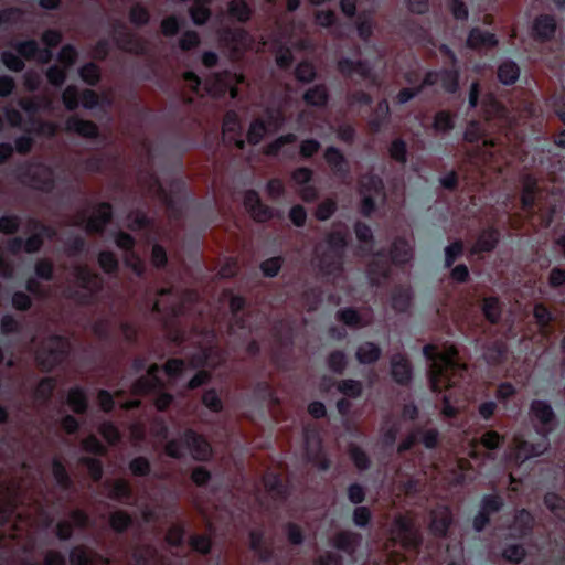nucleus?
<instances>
[{
	"label": "nucleus",
	"mask_w": 565,
	"mask_h": 565,
	"mask_svg": "<svg viewBox=\"0 0 565 565\" xmlns=\"http://www.w3.org/2000/svg\"><path fill=\"white\" fill-rule=\"evenodd\" d=\"M424 354L431 360L429 381L434 392L454 386L462 377L466 367L458 361V351L454 345L439 353L435 352V347L426 345Z\"/></svg>",
	"instance_id": "obj_1"
},
{
	"label": "nucleus",
	"mask_w": 565,
	"mask_h": 565,
	"mask_svg": "<svg viewBox=\"0 0 565 565\" xmlns=\"http://www.w3.org/2000/svg\"><path fill=\"white\" fill-rule=\"evenodd\" d=\"M530 414L533 420H537L542 424L543 428L542 431L539 433L540 438L536 443L522 440L519 436L514 437V447L509 456L510 458H514L515 461H525L532 457L540 456L548 448L547 434L554 420V413L551 405L543 401H534L531 404Z\"/></svg>",
	"instance_id": "obj_2"
},
{
	"label": "nucleus",
	"mask_w": 565,
	"mask_h": 565,
	"mask_svg": "<svg viewBox=\"0 0 565 565\" xmlns=\"http://www.w3.org/2000/svg\"><path fill=\"white\" fill-rule=\"evenodd\" d=\"M392 545L399 544L404 552L416 550L420 537L418 529L409 516L399 515L391 529Z\"/></svg>",
	"instance_id": "obj_3"
},
{
	"label": "nucleus",
	"mask_w": 565,
	"mask_h": 565,
	"mask_svg": "<svg viewBox=\"0 0 565 565\" xmlns=\"http://www.w3.org/2000/svg\"><path fill=\"white\" fill-rule=\"evenodd\" d=\"M285 122V116L280 108L267 109L264 118H258L250 124L247 139L250 143H258L267 134L277 131Z\"/></svg>",
	"instance_id": "obj_4"
},
{
	"label": "nucleus",
	"mask_w": 565,
	"mask_h": 565,
	"mask_svg": "<svg viewBox=\"0 0 565 565\" xmlns=\"http://www.w3.org/2000/svg\"><path fill=\"white\" fill-rule=\"evenodd\" d=\"M345 236L344 231L337 230L327 238L326 245L328 253L324 254L319 262V266L324 274L331 275L333 271L341 268Z\"/></svg>",
	"instance_id": "obj_5"
},
{
	"label": "nucleus",
	"mask_w": 565,
	"mask_h": 565,
	"mask_svg": "<svg viewBox=\"0 0 565 565\" xmlns=\"http://www.w3.org/2000/svg\"><path fill=\"white\" fill-rule=\"evenodd\" d=\"M67 351L68 342L66 339L52 337L36 352V361L43 369L51 370L63 360Z\"/></svg>",
	"instance_id": "obj_6"
},
{
	"label": "nucleus",
	"mask_w": 565,
	"mask_h": 565,
	"mask_svg": "<svg viewBox=\"0 0 565 565\" xmlns=\"http://www.w3.org/2000/svg\"><path fill=\"white\" fill-rule=\"evenodd\" d=\"M243 81V75L230 72L217 73L205 81L203 90L213 97L222 96L228 90L231 97L235 98L238 93L236 86Z\"/></svg>",
	"instance_id": "obj_7"
},
{
	"label": "nucleus",
	"mask_w": 565,
	"mask_h": 565,
	"mask_svg": "<svg viewBox=\"0 0 565 565\" xmlns=\"http://www.w3.org/2000/svg\"><path fill=\"white\" fill-rule=\"evenodd\" d=\"M20 179L23 183L41 191H51L54 186L53 171L41 163H33L21 172Z\"/></svg>",
	"instance_id": "obj_8"
},
{
	"label": "nucleus",
	"mask_w": 565,
	"mask_h": 565,
	"mask_svg": "<svg viewBox=\"0 0 565 565\" xmlns=\"http://www.w3.org/2000/svg\"><path fill=\"white\" fill-rule=\"evenodd\" d=\"M213 333H206L201 340L196 341L200 347V353L194 355L190 362L192 367L209 366L215 367L224 361L223 353L212 345Z\"/></svg>",
	"instance_id": "obj_9"
},
{
	"label": "nucleus",
	"mask_w": 565,
	"mask_h": 565,
	"mask_svg": "<svg viewBox=\"0 0 565 565\" xmlns=\"http://www.w3.org/2000/svg\"><path fill=\"white\" fill-rule=\"evenodd\" d=\"M110 217L111 206L107 203H102L93 209L88 217L79 215L75 224L83 226L88 233H98L104 228Z\"/></svg>",
	"instance_id": "obj_10"
},
{
	"label": "nucleus",
	"mask_w": 565,
	"mask_h": 565,
	"mask_svg": "<svg viewBox=\"0 0 565 565\" xmlns=\"http://www.w3.org/2000/svg\"><path fill=\"white\" fill-rule=\"evenodd\" d=\"M360 192L363 195L361 212L369 216L374 209V196L381 194L383 184L381 179L375 175H364L360 181Z\"/></svg>",
	"instance_id": "obj_11"
},
{
	"label": "nucleus",
	"mask_w": 565,
	"mask_h": 565,
	"mask_svg": "<svg viewBox=\"0 0 565 565\" xmlns=\"http://www.w3.org/2000/svg\"><path fill=\"white\" fill-rule=\"evenodd\" d=\"M159 295L160 299L154 302L153 310L161 311V303L163 301V297L169 296L170 298L173 299L169 308H164L163 310H168L172 316L183 313L185 311V302H192L198 299V294L194 291H186L181 296L178 292H174L170 289H161Z\"/></svg>",
	"instance_id": "obj_12"
},
{
	"label": "nucleus",
	"mask_w": 565,
	"mask_h": 565,
	"mask_svg": "<svg viewBox=\"0 0 565 565\" xmlns=\"http://www.w3.org/2000/svg\"><path fill=\"white\" fill-rule=\"evenodd\" d=\"M38 227L39 224L34 223L33 230H35L36 232L32 236H30L25 242H23L20 237L11 239L8 244L7 252L10 253L11 255H18L22 249H24L26 253H34L39 250L43 243L42 234L47 230L41 226V230L38 231Z\"/></svg>",
	"instance_id": "obj_13"
},
{
	"label": "nucleus",
	"mask_w": 565,
	"mask_h": 565,
	"mask_svg": "<svg viewBox=\"0 0 565 565\" xmlns=\"http://www.w3.org/2000/svg\"><path fill=\"white\" fill-rule=\"evenodd\" d=\"M116 244L119 248L127 252L125 255L126 265L140 276L145 270V264L134 252L130 250L134 246L132 237L126 233H119L116 236Z\"/></svg>",
	"instance_id": "obj_14"
},
{
	"label": "nucleus",
	"mask_w": 565,
	"mask_h": 565,
	"mask_svg": "<svg viewBox=\"0 0 565 565\" xmlns=\"http://www.w3.org/2000/svg\"><path fill=\"white\" fill-rule=\"evenodd\" d=\"M244 205L257 222H265L273 217V211L260 203L258 194L254 191L245 193Z\"/></svg>",
	"instance_id": "obj_15"
},
{
	"label": "nucleus",
	"mask_w": 565,
	"mask_h": 565,
	"mask_svg": "<svg viewBox=\"0 0 565 565\" xmlns=\"http://www.w3.org/2000/svg\"><path fill=\"white\" fill-rule=\"evenodd\" d=\"M223 41L226 45L233 51L235 57H237L241 51L246 49H253V39L252 36L243 29H236L233 31L226 32L223 38Z\"/></svg>",
	"instance_id": "obj_16"
},
{
	"label": "nucleus",
	"mask_w": 565,
	"mask_h": 565,
	"mask_svg": "<svg viewBox=\"0 0 565 565\" xmlns=\"http://www.w3.org/2000/svg\"><path fill=\"white\" fill-rule=\"evenodd\" d=\"M184 437L186 446L194 459L206 460L211 456V446L204 438L191 430L186 431Z\"/></svg>",
	"instance_id": "obj_17"
},
{
	"label": "nucleus",
	"mask_w": 565,
	"mask_h": 565,
	"mask_svg": "<svg viewBox=\"0 0 565 565\" xmlns=\"http://www.w3.org/2000/svg\"><path fill=\"white\" fill-rule=\"evenodd\" d=\"M312 172L307 168H299L292 173V181L299 185V193L305 201H312L317 198V190L308 184Z\"/></svg>",
	"instance_id": "obj_18"
},
{
	"label": "nucleus",
	"mask_w": 565,
	"mask_h": 565,
	"mask_svg": "<svg viewBox=\"0 0 565 565\" xmlns=\"http://www.w3.org/2000/svg\"><path fill=\"white\" fill-rule=\"evenodd\" d=\"M78 286L93 294L100 289L102 278L87 269V267L76 266L73 271Z\"/></svg>",
	"instance_id": "obj_19"
},
{
	"label": "nucleus",
	"mask_w": 565,
	"mask_h": 565,
	"mask_svg": "<svg viewBox=\"0 0 565 565\" xmlns=\"http://www.w3.org/2000/svg\"><path fill=\"white\" fill-rule=\"evenodd\" d=\"M17 502L15 491L7 484H0V523L11 518Z\"/></svg>",
	"instance_id": "obj_20"
},
{
	"label": "nucleus",
	"mask_w": 565,
	"mask_h": 565,
	"mask_svg": "<svg viewBox=\"0 0 565 565\" xmlns=\"http://www.w3.org/2000/svg\"><path fill=\"white\" fill-rule=\"evenodd\" d=\"M440 83L447 92L454 93L458 87L457 72L444 71L440 73H428L423 81V85H434Z\"/></svg>",
	"instance_id": "obj_21"
},
{
	"label": "nucleus",
	"mask_w": 565,
	"mask_h": 565,
	"mask_svg": "<svg viewBox=\"0 0 565 565\" xmlns=\"http://www.w3.org/2000/svg\"><path fill=\"white\" fill-rule=\"evenodd\" d=\"M18 53L25 58H33L41 63L50 61L52 54L50 50H40L38 43L33 40L20 42L15 46Z\"/></svg>",
	"instance_id": "obj_22"
},
{
	"label": "nucleus",
	"mask_w": 565,
	"mask_h": 565,
	"mask_svg": "<svg viewBox=\"0 0 565 565\" xmlns=\"http://www.w3.org/2000/svg\"><path fill=\"white\" fill-rule=\"evenodd\" d=\"M498 44V40L493 33L472 29L467 39V45L475 50L490 49Z\"/></svg>",
	"instance_id": "obj_23"
},
{
	"label": "nucleus",
	"mask_w": 565,
	"mask_h": 565,
	"mask_svg": "<svg viewBox=\"0 0 565 565\" xmlns=\"http://www.w3.org/2000/svg\"><path fill=\"white\" fill-rule=\"evenodd\" d=\"M158 372L159 367L154 364L151 365L148 370L147 375L135 383L132 387L134 394H143L151 391H156L157 388L161 387L162 383L157 376Z\"/></svg>",
	"instance_id": "obj_24"
},
{
	"label": "nucleus",
	"mask_w": 565,
	"mask_h": 565,
	"mask_svg": "<svg viewBox=\"0 0 565 565\" xmlns=\"http://www.w3.org/2000/svg\"><path fill=\"white\" fill-rule=\"evenodd\" d=\"M451 523V513L446 507H438L431 512L430 531L435 535H445Z\"/></svg>",
	"instance_id": "obj_25"
},
{
	"label": "nucleus",
	"mask_w": 565,
	"mask_h": 565,
	"mask_svg": "<svg viewBox=\"0 0 565 565\" xmlns=\"http://www.w3.org/2000/svg\"><path fill=\"white\" fill-rule=\"evenodd\" d=\"M239 128L238 116L235 111H228L223 120V136L224 139L228 142H234L237 148L242 149L244 147V140L241 138H235V134Z\"/></svg>",
	"instance_id": "obj_26"
},
{
	"label": "nucleus",
	"mask_w": 565,
	"mask_h": 565,
	"mask_svg": "<svg viewBox=\"0 0 565 565\" xmlns=\"http://www.w3.org/2000/svg\"><path fill=\"white\" fill-rule=\"evenodd\" d=\"M556 31V22L551 15L539 17L533 24V35L539 40L551 39Z\"/></svg>",
	"instance_id": "obj_27"
},
{
	"label": "nucleus",
	"mask_w": 565,
	"mask_h": 565,
	"mask_svg": "<svg viewBox=\"0 0 565 565\" xmlns=\"http://www.w3.org/2000/svg\"><path fill=\"white\" fill-rule=\"evenodd\" d=\"M106 562L107 559L84 547H76L71 553L72 565H103Z\"/></svg>",
	"instance_id": "obj_28"
},
{
	"label": "nucleus",
	"mask_w": 565,
	"mask_h": 565,
	"mask_svg": "<svg viewBox=\"0 0 565 565\" xmlns=\"http://www.w3.org/2000/svg\"><path fill=\"white\" fill-rule=\"evenodd\" d=\"M534 519L532 514L525 509L520 510L515 518L513 525L511 526V536L521 537L527 534L533 526Z\"/></svg>",
	"instance_id": "obj_29"
},
{
	"label": "nucleus",
	"mask_w": 565,
	"mask_h": 565,
	"mask_svg": "<svg viewBox=\"0 0 565 565\" xmlns=\"http://www.w3.org/2000/svg\"><path fill=\"white\" fill-rule=\"evenodd\" d=\"M307 454L310 461H312L319 469L326 470L329 463L323 455L320 454V440L306 433Z\"/></svg>",
	"instance_id": "obj_30"
},
{
	"label": "nucleus",
	"mask_w": 565,
	"mask_h": 565,
	"mask_svg": "<svg viewBox=\"0 0 565 565\" xmlns=\"http://www.w3.org/2000/svg\"><path fill=\"white\" fill-rule=\"evenodd\" d=\"M392 375L401 384L407 383L411 379L409 363L402 354L392 358Z\"/></svg>",
	"instance_id": "obj_31"
},
{
	"label": "nucleus",
	"mask_w": 565,
	"mask_h": 565,
	"mask_svg": "<svg viewBox=\"0 0 565 565\" xmlns=\"http://www.w3.org/2000/svg\"><path fill=\"white\" fill-rule=\"evenodd\" d=\"M66 129L83 137H94L97 135V127L95 124L76 117H72L66 121Z\"/></svg>",
	"instance_id": "obj_32"
},
{
	"label": "nucleus",
	"mask_w": 565,
	"mask_h": 565,
	"mask_svg": "<svg viewBox=\"0 0 565 565\" xmlns=\"http://www.w3.org/2000/svg\"><path fill=\"white\" fill-rule=\"evenodd\" d=\"M360 541L361 536L355 533L341 532L334 537L333 545L343 552L353 553Z\"/></svg>",
	"instance_id": "obj_33"
},
{
	"label": "nucleus",
	"mask_w": 565,
	"mask_h": 565,
	"mask_svg": "<svg viewBox=\"0 0 565 565\" xmlns=\"http://www.w3.org/2000/svg\"><path fill=\"white\" fill-rule=\"evenodd\" d=\"M339 71L345 76L359 75L362 78H367L370 68L363 63H353L348 58H343L338 64Z\"/></svg>",
	"instance_id": "obj_34"
},
{
	"label": "nucleus",
	"mask_w": 565,
	"mask_h": 565,
	"mask_svg": "<svg viewBox=\"0 0 565 565\" xmlns=\"http://www.w3.org/2000/svg\"><path fill=\"white\" fill-rule=\"evenodd\" d=\"M520 76L519 66L511 61L503 62L498 68V78L502 84H513Z\"/></svg>",
	"instance_id": "obj_35"
},
{
	"label": "nucleus",
	"mask_w": 565,
	"mask_h": 565,
	"mask_svg": "<svg viewBox=\"0 0 565 565\" xmlns=\"http://www.w3.org/2000/svg\"><path fill=\"white\" fill-rule=\"evenodd\" d=\"M303 99L308 105L323 107L328 102V92L324 85H317L312 88H309L305 95Z\"/></svg>",
	"instance_id": "obj_36"
},
{
	"label": "nucleus",
	"mask_w": 565,
	"mask_h": 565,
	"mask_svg": "<svg viewBox=\"0 0 565 565\" xmlns=\"http://www.w3.org/2000/svg\"><path fill=\"white\" fill-rule=\"evenodd\" d=\"M499 238V234L494 230H488L481 233L476 245L472 248V253L489 252L494 248Z\"/></svg>",
	"instance_id": "obj_37"
},
{
	"label": "nucleus",
	"mask_w": 565,
	"mask_h": 565,
	"mask_svg": "<svg viewBox=\"0 0 565 565\" xmlns=\"http://www.w3.org/2000/svg\"><path fill=\"white\" fill-rule=\"evenodd\" d=\"M381 350L377 345L366 342L359 347L356 351V359L360 363L367 364L377 361Z\"/></svg>",
	"instance_id": "obj_38"
},
{
	"label": "nucleus",
	"mask_w": 565,
	"mask_h": 565,
	"mask_svg": "<svg viewBox=\"0 0 565 565\" xmlns=\"http://www.w3.org/2000/svg\"><path fill=\"white\" fill-rule=\"evenodd\" d=\"M326 161L337 173L347 172V162L343 154L335 148L330 147L324 153Z\"/></svg>",
	"instance_id": "obj_39"
},
{
	"label": "nucleus",
	"mask_w": 565,
	"mask_h": 565,
	"mask_svg": "<svg viewBox=\"0 0 565 565\" xmlns=\"http://www.w3.org/2000/svg\"><path fill=\"white\" fill-rule=\"evenodd\" d=\"M211 0H194V4L190 9V14L195 24H203L210 18V4Z\"/></svg>",
	"instance_id": "obj_40"
},
{
	"label": "nucleus",
	"mask_w": 565,
	"mask_h": 565,
	"mask_svg": "<svg viewBox=\"0 0 565 565\" xmlns=\"http://www.w3.org/2000/svg\"><path fill=\"white\" fill-rule=\"evenodd\" d=\"M228 14L239 22H246L250 18L252 10L244 0H232L228 3Z\"/></svg>",
	"instance_id": "obj_41"
},
{
	"label": "nucleus",
	"mask_w": 565,
	"mask_h": 565,
	"mask_svg": "<svg viewBox=\"0 0 565 565\" xmlns=\"http://www.w3.org/2000/svg\"><path fill=\"white\" fill-rule=\"evenodd\" d=\"M412 247L408 242L398 239L394 243L392 258L396 264H405L412 258Z\"/></svg>",
	"instance_id": "obj_42"
},
{
	"label": "nucleus",
	"mask_w": 565,
	"mask_h": 565,
	"mask_svg": "<svg viewBox=\"0 0 565 565\" xmlns=\"http://www.w3.org/2000/svg\"><path fill=\"white\" fill-rule=\"evenodd\" d=\"M482 311L486 318L491 322L495 323L501 316V306L495 297H488L483 299Z\"/></svg>",
	"instance_id": "obj_43"
},
{
	"label": "nucleus",
	"mask_w": 565,
	"mask_h": 565,
	"mask_svg": "<svg viewBox=\"0 0 565 565\" xmlns=\"http://www.w3.org/2000/svg\"><path fill=\"white\" fill-rule=\"evenodd\" d=\"M547 509L558 519L565 521V501L555 493H547L544 499Z\"/></svg>",
	"instance_id": "obj_44"
},
{
	"label": "nucleus",
	"mask_w": 565,
	"mask_h": 565,
	"mask_svg": "<svg viewBox=\"0 0 565 565\" xmlns=\"http://www.w3.org/2000/svg\"><path fill=\"white\" fill-rule=\"evenodd\" d=\"M67 404L76 413L85 412L87 407L85 393L78 387L72 388L67 395Z\"/></svg>",
	"instance_id": "obj_45"
},
{
	"label": "nucleus",
	"mask_w": 565,
	"mask_h": 565,
	"mask_svg": "<svg viewBox=\"0 0 565 565\" xmlns=\"http://www.w3.org/2000/svg\"><path fill=\"white\" fill-rule=\"evenodd\" d=\"M141 183L143 186L147 188L149 193L156 195L158 199H160L167 204L171 203L170 198L168 196L163 186L161 185L157 178H154L153 175H149L148 180H141Z\"/></svg>",
	"instance_id": "obj_46"
},
{
	"label": "nucleus",
	"mask_w": 565,
	"mask_h": 565,
	"mask_svg": "<svg viewBox=\"0 0 565 565\" xmlns=\"http://www.w3.org/2000/svg\"><path fill=\"white\" fill-rule=\"evenodd\" d=\"M536 188V180L530 175L523 179V193H522V205L524 209H529L534 203V192Z\"/></svg>",
	"instance_id": "obj_47"
},
{
	"label": "nucleus",
	"mask_w": 565,
	"mask_h": 565,
	"mask_svg": "<svg viewBox=\"0 0 565 565\" xmlns=\"http://www.w3.org/2000/svg\"><path fill=\"white\" fill-rule=\"evenodd\" d=\"M388 114L390 107L387 100L380 102L373 117L369 121L371 128L379 130L382 124L388 118Z\"/></svg>",
	"instance_id": "obj_48"
},
{
	"label": "nucleus",
	"mask_w": 565,
	"mask_h": 565,
	"mask_svg": "<svg viewBox=\"0 0 565 565\" xmlns=\"http://www.w3.org/2000/svg\"><path fill=\"white\" fill-rule=\"evenodd\" d=\"M265 489L274 498L281 497L284 494V486L278 476L268 473L264 477Z\"/></svg>",
	"instance_id": "obj_49"
},
{
	"label": "nucleus",
	"mask_w": 565,
	"mask_h": 565,
	"mask_svg": "<svg viewBox=\"0 0 565 565\" xmlns=\"http://www.w3.org/2000/svg\"><path fill=\"white\" fill-rule=\"evenodd\" d=\"M534 318L540 327L541 333L547 335V327L552 319L550 311L543 305H536L534 307Z\"/></svg>",
	"instance_id": "obj_50"
},
{
	"label": "nucleus",
	"mask_w": 565,
	"mask_h": 565,
	"mask_svg": "<svg viewBox=\"0 0 565 565\" xmlns=\"http://www.w3.org/2000/svg\"><path fill=\"white\" fill-rule=\"evenodd\" d=\"M383 256L377 255L376 258L369 267V276L372 282H379V276L385 277L387 275L388 266L386 263H382Z\"/></svg>",
	"instance_id": "obj_51"
},
{
	"label": "nucleus",
	"mask_w": 565,
	"mask_h": 565,
	"mask_svg": "<svg viewBox=\"0 0 565 565\" xmlns=\"http://www.w3.org/2000/svg\"><path fill=\"white\" fill-rule=\"evenodd\" d=\"M297 140V137L296 135L294 134H287L285 136H281L279 138H277L275 141H273L271 143H269L267 147H266V154H269V156H275L278 153V151L287 143H294L295 141Z\"/></svg>",
	"instance_id": "obj_52"
},
{
	"label": "nucleus",
	"mask_w": 565,
	"mask_h": 565,
	"mask_svg": "<svg viewBox=\"0 0 565 565\" xmlns=\"http://www.w3.org/2000/svg\"><path fill=\"white\" fill-rule=\"evenodd\" d=\"M109 495L116 500H124L130 497V488L127 481L117 480L113 483Z\"/></svg>",
	"instance_id": "obj_53"
},
{
	"label": "nucleus",
	"mask_w": 565,
	"mask_h": 565,
	"mask_svg": "<svg viewBox=\"0 0 565 565\" xmlns=\"http://www.w3.org/2000/svg\"><path fill=\"white\" fill-rule=\"evenodd\" d=\"M157 552L150 546L139 548L135 552V558L140 565H154Z\"/></svg>",
	"instance_id": "obj_54"
},
{
	"label": "nucleus",
	"mask_w": 565,
	"mask_h": 565,
	"mask_svg": "<svg viewBox=\"0 0 565 565\" xmlns=\"http://www.w3.org/2000/svg\"><path fill=\"white\" fill-rule=\"evenodd\" d=\"M339 391L349 397H356L362 392V385L359 381L344 380L339 383Z\"/></svg>",
	"instance_id": "obj_55"
},
{
	"label": "nucleus",
	"mask_w": 565,
	"mask_h": 565,
	"mask_svg": "<svg viewBox=\"0 0 565 565\" xmlns=\"http://www.w3.org/2000/svg\"><path fill=\"white\" fill-rule=\"evenodd\" d=\"M79 75L84 82L94 85L99 79V68L94 63H88L81 68Z\"/></svg>",
	"instance_id": "obj_56"
},
{
	"label": "nucleus",
	"mask_w": 565,
	"mask_h": 565,
	"mask_svg": "<svg viewBox=\"0 0 565 565\" xmlns=\"http://www.w3.org/2000/svg\"><path fill=\"white\" fill-rule=\"evenodd\" d=\"M411 302V292L408 289H401L393 296L392 305L397 311H405Z\"/></svg>",
	"instance_id": "obj_57"
},
{
	"label": "nucleus",
	"mask_w": 565,
	"mask_h": 565,
	"mask_svg": "<svg viewBox=\"0 0 565 565\" xmlns=\"http://www.w3.org/2000/svg\"><path fill=\"white\" fill-rule=\"evenodd\" d=\"M282 265L281 257H273L262 263L260 268L265 276L274 277L278 274Z\"/></svg>",
	"instance_id": "obj_58"
},
{
	"label": "nucleus",
	"mask_w": 565,
	"mask_h": 565,
	"mask_svg": "<svg viewBox=\"0 0 565 565\" xmlns=\"http://www.w3.org/2000/svg\"><path fill=\"white\" fill-rule=\"evenodd\" d=\"M502 440L503 437L494 430L486 431L480 439L482 446L486 447L487 449L498 448Z\"/></svg>",
	"instance_id": "obj_59"
},
{
	"label": "nucleus",
	"mask_w": 565,
	"mask_h": 565,
	"mask_svg": "<svg viewBox=\"0 0 565 565\" xmlns=\"http://www.w3.org/2000/svg\"><path fill=\"white\" fill-rule=\"evenodd\" d=\"M99 266L106 271L111 273L117 269L118 262L110 252H102L98 256Z\"/></svg>",
	"instance_id": "obj_60"
},
{
	"label": "nucleus",
	"mask_w": 565,
	"mask_h": 565,
	"mask_svg": "<svg viewBox=\"0 0 565 565\" xmlns=\"http://www.w3.org/2000/svg\"><path fill=\"white\" fill-rule=\"evenodd\" d=\"M130 516L125 512L118 511L111 514L110 525L116 531H124L130 524Z\"/></svg>",
	"instance_id": "obj_61"
},
{
	"label": "nucleus",
	"mask_w": 565,
	"mask_h": 565,
	"mask_svg": "<svg viewBox=\"0 0 565 565\" xmlns=\"http://www.w3.org/2000/svg\"><path fill=\"white\" fill-rule=\"evenodd\" d=\"M503 502L499 495H487L482 501L481 510L490 515L502 507Z\"/></svg>",
	"instance_id": "obj_62"
},
{
	"label": "nucleus",
	"mask_w": 565,
	"mask_h": 565,
	"mask_svg": "<svg viewBox=\"0 0 565 565\" xmlns=\"http://www.w3.org/2000/svg\"><path fill=\"white\" fill-rule=\"evenodd\" d=\"M185 371L184 361L173 359L167 362L164 365V374L169 377H175L178 375H182Z\"/></svg>",
	"instance_id": "obj_63"
},
{
	"label": "nucleus",
	"mask_w": 565,
	"mask_h": 565,
	"mask_svg": "<svg viewBox=\"0 0 565 565\" xmlns=\"http://www.w3.org/2000/svg\"><path fill=\"white\" fill-rule=\"evenodd\" d=\"M328 365L332 371L341 373L347 365L345 355L339 351L331 353L328 359Z\"/></svg>",
	"instance_id": "obj_64"
}]
</instances>
